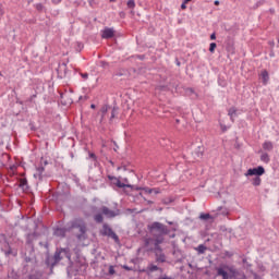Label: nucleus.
<instances>
[{
	"label": "nucleus",
	"instance_id": "f03ea898",
	"mask_svg": "<svg viewBox=\"0 0 279 279\" xmlns=\"http://www.w3.org/2000/svg\"><path fill=\"white\" fill-rule=\"evenodd\" d=\"M147 230L153 236H167V234H171L169 227L158 221L147 225Z\"/></svg>",
	"mask_w": 279,
	"mask_h": 279
},
{
	"label": "nucleus",
	"instance_id": "bb28decb",
	"mask_svg": "<svg viewBox=\"0 0 279 279\" xmlns=\"http://www.w3.org/2000/svg\"><path fill=\"white\" fill-rule=\"evenodd\" d=\"M260 160H262V162H265L266 165H269V161L271 159L269 158V154L264 153V154L260 155Z\"/></svg>",
	"mask_w": 279,
	"mask_h": 279
},
{
	"label": "nucleus",
	"instance_id": "f3484780",
	"mask_svg": "<svg viewBox=\"0 0 279 279\" xmlns=\"http://www.w3.org/2000/svg\"><path fill=\"white\" fill-rule=\"evenodd\" d=\"M262 80L264 86H267V84H269V72L267 70L262 71Z\"/></svg>",
	"mask_w": 279,
	"mask_h": 279
},
{
	"label": "nucleus",
	"instance_id": "6e6d98bb",
	"mask_svg": "<svg viewBox=\"0 0 279 279\" xmlns=\"http://www.w3.org/2000/svg\"><path fill=\"white\" fill-rule=\"evenodd\" d=\"M82 99H84L86 101V99H88V96H80L78 100L82 101Z\"/></svg>",
	"mask_w": 279,
	"mask_h": 279
},
{
	"label": "nucleus",
	"instance_id": "4468645a",
	"mask_svg": "<svg viewBox=\"0 0 279 279\" xmlns=\"http://www.w3.org/2000/svg\"><path fill=\"white\" fill-rule=\"evenodd\" d=\"M101 38H105L106 40L110 38H114V29L113 28H105L101 33Z\"/></svg>",
	"mask_w": 279,
	"mask_h": 279
},
{
	"label": "nucleus",
	"instance_id": "13d9d810",
	"mask_svg": "<svg viewBox=\"0 0 279 279\" xmlns=\"http://www.w3.org/2000/svg\"><path fill=\"white\" fill-rule=\"evenodd\" d=\"M120 169H123L124 171L128 170V168H126L125 166H123V167H118V171H120Z\"/></svg>",
	"mask_w": 279,
	"mask_h": 279
},
{
	"label": "nucleus",
	"instance_id": "69168bd1",
	"mask_svg": "<svg viewBox=\"0 0 279 279\" xmlns=\"http://www.w3.org/2000/svg\"><path fill=\"white\" fill-rule=\"evenodd\" d=\"M60 97H61V99H64V97H66V95L61 94Z\"/></svg>",
	"mask_w": 279,
	"mask_h": 279
},
{
	"label": "nucleus",
	"instance_id": "58836bf2",
	"mask_svg": "<svg viewBox=\"0 0 279 279\" xmlns=\"http://www.w3.org/2000/svg\"><path fill=\"white\" fill-rule=\"evenodd\" d=\"M157 90H169V87L167 85H157Z\"/></svg>",
	"mask_w": 279,
	"mask_h": 279
},
{
	"label": "nucleus",
	"instance_id": "7ed1b4c3",
	"mask_svg": "<svg viewBox=\"0 0 279 279\" xmlns=\"http://www.w3.org/2000/svg\"><path fill=\"white\" fill-rule=\"evenodd\" d=\"M0 239L4 240V245L1 247V252L4 254L5 258H16L19 256V248L10 245V242L5 239V234H0Z\"/></svg>",
	"mask_w": 279,
	"mask_h": 279
},
{
	"label": "nucleus",
	"instance_id": "7c9ffc66",
	"mask_svg": "<svg viewBox=\"0 0 279 279\" xmlns=\"http://www.w3.org/2000/svg\"><path fill=\"white\" fill-rule=\"evenodd\" d=\"M117 114H119V107L114 106L111 111L110 121H112V119H114Z\"/></svg>",
	"mask_w": 279,
	"mask_h": 279
},
{
	"label": "nucleus",
	"instance_id": "bf43d9fd",
	"mask_svg": "<svg viewBox=\"0 0 279 279\" xmlns=\"http://www.w3.org/2000/svg\"><path fill=\"white\" fill-rule=\"evenodd\" d=\"M230 271H231V274H232L233 276H236V270L231 269Z\"/></svg>",
	"mask_w": 279,
	"mask_h": 279
},
{
	"label": "nucleus",
	"instance_id": "f704fd0d",
	"mask_svg": "<svg viewBox=\"0 0 279 279\" xmlns=\"http://www.w3.org/2000/svg\"><path fill=\"white\" fill-rule=\"evenodd\" d=\"M215 49H217V44L216 43H211L209 45V53H215Z\"/></svg>",
	"mask_w": 279,
	"mask_h": 279
},
{
	"label": "nucleus",
	"instance_id": "4be33fe9",
	"mask_svg": "<svg viewBox=\"0 0 279 279\" xmlns=\"http://www.w3.org/2000/svg\"><path fill=\"white\" fill-rule=\"evenodd\" d=\"M263 149H265V151H271L274 149V143L269 141L264 142Z\"/></svg>",
	"mask_w": 279,
	"mask_h": 279
},
{
	"label": "nucleus",
	"instance_id": "5fc2aeb1",
	"mask_svg": "<svg viewBox=\"0 0 279 279\" xmlns=\"http://www.w3.org/2000/svg\"><path fill=\"white\" fill-rule=\"evenodd\" d=\"M81 76L83 77V80H86L88 77V73H81Z\"/></svg>",
	"mask_w": 279,
	"mask_h": 279
},
{
	"label": "nucleus",
	"instance_id": "a878e982",
	"mask_svg": "<svg viewBox=\"0 0 279 279\" xmlns=\"http://www.w3.org/2000/svg\"><path fill=\"white\" fill-rule=\"evenodd\" d=\"M148 271H150L151 274H154V271L162 272V268L158 267L157 265L150 264L148 265Z\"/></svg>",
	"mask_w": 279,
	"mask_h": 279
},
{
	"label": "nucleus",
	"instance_id": "e2e57ef3",
	"mask_svg": "<svg viewBox=\"0 0 279 279\" xmlns=\"http://www.w3.org/2000/svg\"><path fill=\"white\" fill-rule=\"evenodd\" d=\"M47 165H49V161L44 160V167H47Z\"/></svg>",
	"mask_w": 279,
	"mask_h": 279
},
{
	"label": "nucleus",
	"instance_id": "8fccbe9b",
	"mask_svg": "<svg viewBox=\"0 0 279 279\" xmlns=\"http://www.w3.org/2000/svg\"><path fill=\"white\" fill-rule=\"evenodd\" d=\"M153 193H154L155 195H159L160 189H159V187H153Z\"/></svg>",
	"mask_w": 279,
	"mask_h": 279
},
{
	"label": "nucleus",
	"instance_id": "72a5a7b5",
	"mask_svg": "<svg viewBox=\"0 0 279 279\" xmlns=\"http://www.w3.org/2000/svg\"><path fill=\"white\" fill-rule=\"evenodd\" d=\"M265 4V0H259L255 3V5L253 7V10H258V8H260V5Z\"/></svg>",
	"mask_w": 279,
	"mask_h": 279
},
{
	"label": "nucleus",
	"instance_id": "3c124183",
	"mask_svg": "<svg viewBox=\"0 0 279 279\" xmlns=\"http://www.w3.org/2000/svg\"><path fill=\"white\" fill-rule=\"evenodd\" d=\"M123 269H125V271H132V267L128 266V265H124L123 266Z\"/></svg>",
	"mask_w": 279,
	"mask_h": 279
},
{
	"label": "nucleus",
	"instance_id": "dca6fc26",
	"mask_svg": "<svg viewBox=\"0 0 279 279\" xmlns=\"http://www.w3.org/2000/svg\"><path fill=\"white\" fill-rule=\"evenodd\" d=\"M54 236H61V239H64L66 236V229L64 228H57L53 232Z\"/></svg>",
	"mask_w": 279,
	"mask_h": 279
},
{
	"label": "nucleus",
	"instance_id": "cd10ccee",
	"mask_svg": "<svg viewBox=\"0 0 279 279\" xmlns=\"http://www.w3.org/2000/svg\"><path fill=\"white\" fill-rule=\"evenodd\" d=\"M109 108H110V106H108V105H105V106L101 107V109H100V112H101L100 121H104V117H106V114L108 113Z\"/></svg>",
	"mask_w": 279,
	"mask_h": 279
},
{
	"label": "nucleus",
	"instance_id": "c03bdc74",
	"mask_svg": "<svg viewBox=\"0 0 279 279\" xmlns=\"http://www.w3.org/2000/svg\"><path fill=\"white\" fill-rule=\"evenodd\" d=\"M61 104L63 106H69V104H73V99L62 100Z\"/></svg>",
	"mask_w": 279,
	"mask_h": 279
},
{
	"label": "nucleus",
	"instance_id": "423d86ee",
	"mask_svg": "<svg viewBox=\"0 0 279 279\" xmlns=\"http://www.w3.org/2000/svg\"><path fill=\"white\" fill-rule=\"evenodd\" d=\"M38 236H40V233L34 231L33 233H27L25 235L26 239V250H36L34 246V241L38 240Z\"/></svg>",
	"mask_w": 279,
	"mask_h": 279
},
{
	"label": "nucleus",
	"instance_id": "0eeeda50",
	"mask_svg": "<svg viewBox=\"0 0 279 279\" xmlns=\"http://www.w3.org/2000/svg\"><path fill=\"white\" fill-rule=\"evenodd\" d=\"M24 263H31L33 267H36V250L26 248V253L24 254Z\"/></svg>",
	"mask_w": 279,
	"mask_h": 279
},
{
	"label": "nucleus",
	"instance_id": "5701e85b",
	"mask_svg": "<svg viewBox=\"0 0 279 279\" xmlns=\"http://www.w3.org/2000/svg\"><path fill=\"white\" fill-rule=\"evenodd\" d=\"M228 116L230 117L232 123H234V117H236V108L231 107V108L228 110Z\"/></svg>",
	"mask_w": 279,
	"mask_h": 279
},
{
	"label": "nucleus",
	"instance_id": "4c0bfd02",
	"mask_svg": "<svg viewBox=\"0 0 279 279\" xmlns=\"http://www.w3.org/2000/svg\"><path fill=\"white\" fill-rule=\"evenodd\" d=\"M151 238H145L144 239V247H149V244L151 243Z\"/></svg>",
	"mask_w": 279,
	"mask_h": 279
},
{
	"label": "nucleus",
	"instance_id": "9d476101",
	"mask_svg": "<svg viewBox=\"0 0 279 279\" xmlns=\"http://www.w3.org/2000/svg\"><path fill=\"white\" fill-rule=\"evenodd\" d=\"M57 75L59 80L69 77V68H66V63H59L57 68Z\"/></svg>",
	"mask_w": 279,
	"mask_h": 279
},
{
	"label": "nucleus",
	"instance_id": "ea45409f",
	"mask_svg": "<svg viewBox=\"0 0 279 279\" xmlns=\"http://www.w3.org/2000/svg\"><path fill=\"white\" fill-rule=\"evenodd\" d=\"M143 191L147 193V195H151V193H154V190L151 187H143Z\"/></svg>",
	"mask_w": 279,
	"mask_h": 279
},
{
	"label": "nucleus",
	"instance_id": "338daca9",
	"mask_svg": "<svg viewBox=\"0 0 279 279\" xmlns=\"http://www.w3.org/2000/svg\"><path fill=\"white\" fill-rule=\"evenodd\" d=\"M214 4L219 5V0H215Z\"/></svg>",
	"mask_w": 279,
	"mask_h": 279
},
{
	"label": "nucleus",
	"instance_id": "79ce46f5",
	"mask_svg": "<svg viewBox=\"0 0 279 279\" xmlns=\"http://www.w3.org/2000/svg\"><path fill=\"white\" fill-rule=\"evenodd\" d=\"M88 156L94 162H97V155H95V153H88Z\"/></svg>",
	"mask_w": 279,
	"mask_h": 279
},
{
	"label": "nucleus",
	"instance_id": "052dcab7",
	"mask_svg": "<svg viewBox=\"0 0 279 279\" xmlns=\"http://www.w3.org/2000/svg\"><path fill=\"white\" fill-rule=\"evenodd\" d=\"M270 47H275L276 43L275 41H269Z\"/></svg>",
	"mask_w": 279,
	"mask_h": 279
},
{
	"label": "nucleus",
	"instance_id": "39448f33",
	"mask_svg": "<svg viewBox=\"0 0 279 279\" xmlns=\"http://www.w3.org/2000/svg\"><path fill=\"white\" fill-rule=\"evenodd\" d=\"M101 236H108L109 239H113L114 243H120L121 240L119 235L112 230L108 223L102 225V230L100 231Z\"/></svg>",
	"mask_w": 279,
	"mask_h": 279
},
{
	"label": "nucleus",
	"instance_id": "393cba45",
	"mask_svg": "<svg viewBox=\"0 0 279 279\" xmlns=\"http://www.w3.org/2000/svg\"><path fill=\"white\" fill-rule=\"evenodd\" d=\"M194 155L196 156V158H202L204 156V147L198 146L195 149Z\"/></svg>",
	"mask_w": 279,
	"mask_h": 279
},
{
	"label": "nucleus",
	"instance_id": "a211bd4d",
	"mask_svg": "<svg viewBox=\"0 0 279 279\" xmlns=\"http://www.w3.org/2000/svg\"><path fill=\"white\" fill-rule=\"evenodd\" d=\"M216 213L217 215H222L223 217H226L229 215L230 211L227 209V207L219 206L216 208Z\"/></svg>",
	"mask_w": 279,
	"mask_h": 279
},
{
	"label": "nucleus",
	"instance_id": "774afa93",
	"mask_svg": "<svg viewBox=\"0 0 279 279\" xmlns=\"http://www.w3.org/2000/svg\"><path fill=\"white\" fill-rule=\"evenodd\" d=\"M90 108L95 110L96 106L94 104L90 105Z\"/></svg>",
	"mask_w": 279,
	"mask_h": 279
},
{
	"label": "nucleus",
	"instance_id": "c9c22d12",
	"mask_svg": "<svg viewBox=\"0 0 279 279\" xmlns=\"http://www.w3.org/2000/svg\"><path fill=\"white\" fill-rule=\"evenodd\" d=\"M162 202L166 206H169V204H171L173 202V197H166V198H163Z\"/></svg>",
	"mask_w": 279,
	"mask_h": 279
},
{
	"label": "nucleus",
	"instance_id": "9b49d317",
	"mask_svg": "<svg viewBox=\"0 0 279 279\" xmlns=\"http://www.w3.org/2000/svg\"><path fill=\"white\" fill-rule=\"evenodd\" d=\"M154 238V248H148L147 252H160L162 250V243H165V236H153Z\"/></svg>",
	"mask_w": 279,
	"mask_h": 279
},
{
	"label": "nucleus",
	"instance_id": "6ab92c4d",
	"mask_svg": "<svg viewBox=\"0 0 279 279\" xmlns=\"http://www.w3.org/2000/svg\"><path fill=\"white\" fill-rule=\"evenodd\" d=\"M198 219H201V221H208V219H210L211 221H215V217H213V215H210V214H204V213H202V214L198 216Z\"/></svg>",
	"mask_w": 279,
	"mask_h": 279
},
{
	"label": "nucleus",
	"instance_id": "aec40b11",
	"mask_svg": "<svg viewBox=\"0 0 279 279\" xmlns=\"http://www.w3.org/2000/svg\"><path fill=\"white\" fill-rule=\"evenodd\" d=\"M8 278L10 279H19V272L14 270V268H10L8 270Z\"/></svg>",
	"mask_w": 279,
	"mask_h": 279
},
{
	"label": "nucleus",
	"instance_id": "6e6552de",
	"mask_svg": "<svg viewBox=\"0 0 279 279\" xmlns=\"http://www.w3.org/2000/svg\"><path fill=\"white\" fill-rule=\"evenodd\" d=\"M108 180H110L111 184H113V186H117L118 189H134L132 184L123 183L117 177L108 175Z\"/></svg>",
	"mask_w": 279,
	"mask_h": 279
},
{
	"label": "nucleus",
	"instance_id": "c85d7f7f",
	"mask_svg": "<svg viewBox=\"0 0 279 279\" xmlns=\"http://www.w3.org/2000/svg\"><path fill=\"white\" fill-rule=\"evenodd\" d=\"M94 220L96 221V223H104V215L102 214H96L94 216Z\"/></svg>",
	"mask_w": 279,
	"mask_h": 279
},
{
	"label": "nucleus",
	"instance_id": "603ef678",
	"mask_svg": "<svg viewBox=\"0 0 279 279\" xmlns=\"http://www.w3.org/2000/svg\"><path fill=\"white\" fill-rule=\"evenodd\" d=\"M210 40H217V35L215 33L210 35Z\"/></svg>",
	"mask_w": 279,
	"mask_h": 279
},
{
	"label": "nucleus",
	"instance_id": "49530a36",
	"mask_svg": "<svg viewBox=\"0 0 279 279\" xmlns=\"http://www.w3.org/2000/svg\"><path fill=\"white\" fill-rule=\"evenodd\" d=\"M225 256H227L228 258H232L234 256V253L226 251Z\"/></svg>",
	"mask_w": 279,
	"mask_h": 279
},
{
	"label": "nucleus",
	"instance_id": "e433bc0d",
	"mask_svg": "<svg viewBox=\"0 0 279 279\" xmlns=\"http://www.w3.org/2000/svg\"><path fill=\"white\" fill-rule=\"evenodd\" d=\"M35 8L37 12H43V10H45V5H43V3L35 4Z\"/></svg>",
	"mask_w": 279,
	"mask_h": 279
},
{
	"label": "nucleus",
	"instance_id": "1a4fd4ad",
	"mask_svg": "<svg viewBox=\"0 0 279 279\" xmlns=\"http://www.w3.org/2000/svg\"><path fill=\"white\" fill-rule=\"evenodd\" d=\"M245 178H250L252 175L255 177H260V175H265V167L263 166H258L256 168H250L245 173H244Z\"/></svg>",
	"mask_w": 279,
	"mask_h": 279
},
{
	"label": "nucleus",
	"instance_id": "473e14b6",
	"mask_svg": "<svg viewBox=\"0 0 279 279\" xmlns=\"http://www.w3.org/2000/svg\"><path fill=\"white\" fill-rule=\"evenodd\" d=\"M227 51H228V53H231V56H234V53L236 52L234 49V45H228Z\"/></svg>",
	"mask_w": 279,
	"mask_h": 279
},
{
	"label": "nucleus",
	"instance_id": "a18cd8bd",
	"mask_svg": "<svg viewBox=\"0 0 279 279\" xmlns=\"http://www.w3.org/2000/svg\"><path fill=\"white\" fill-rule=\"evenodd\" d=\"M189 1H191V0H183V2L181 4V10H186V3H189Z\"/></svg>",
	"mask_w": 279,
	"mask_h": 279
},
{
	"label": "nucleus",
	"instance_id": "ddd939ff",
	"mask_svg": "<svg viewBox=\"0 0 279 279\" xmlns=\"http://www.w3.org/2000/svg\"><path fill=\"white\" fill-rule=\"evenodd\" d=\"M154 254L156 263H167V255H165L162 248L160 251H154Z\"/></svg>",
	"mask_w": 279,
	"mask_h": 279
},
{
	"label": "nucleus",
	"instance_id": "de8ad7c7",
	"mask_svg": "<svg viewBox=\"0 0 279 279\" xmlns=\"http://www.w3.org/2000/svg\"><path fill=\"white\" fill-rule=\"evenodd\" d=\"M134 187H129L131 189L132 191H143V186H136V185H133Z\"/></svg>",
	"mask_w": 279,
	"mask_h": 279
},
{
	"label": "nucleus",
	"instance_id": "20e7f679",
	"mask_svg": "<svg viewBox=\"0 0 279 279\" xmlns=\"http://www.w3.org/2000/svg\"><path fill=\"white\" fill-rule=\"evenodd\" d=\"M70 228L73 229H78L80 233L76 234L77 241H86L87 235H86V225L82 220H73L71 222Z\"/></svg>",
	"mask_w": 279,
	"mask_h": 279
},
{
	"label": "nucleus",
	"instance_id": "37998d69",
	"mask_svg": "<svg viewBox=\"0 0 279 279\" xmlns=\"http://www.w3.org/2000/svg\"><path fill=\"white\" fill-rule=\"evenodd\" d=\"M40 247H45V250L49 251V242H39Z\"/></svg>",
	"mask_w": 279,
	"mask_h": 279
},
{
	"label": "nucleus",
	"instance_id": "b1692460",
	"mask_svg": "<svg viewBox=\"0 0 279 279\" xmlns=\"http://www.w3.org/2000/svg\"><path fill=\"white\" fill-rule=\"evenodd\" d=\"M251 184H253L254 186H260V184H263V179H260V177H254L251 180Z\"/></svg>",
	"mask_w": 279,
	"mask_h": 279
},
{
	"label": "nucleus",
	"instance_id": "2eb2a0df",
	"mask_svg": "<svg viewBox=\"0 0 279 279\" xmlns=\"http://www.w3.org/2000/svg\"><path fill=\"white\" fill-rule=\"evenodd\" d=\"M43 173H45V166L40 165L36 168V173L34 174V178H38V180H43Z\"/></svg>",
	"mask_w": 279,
	"mask_h": 279
},
{
	"label": "nucleus",
	"instance_id": "412c9836",
	"mask_svg": "<svg viewBox=\"0 0 279 279\" xmlns=\"http://www.w3.org/2000/svg\"><path fill=\"white\" fill-rule=\"evenodd\" d=\"M20 189H22V191H29V185L27 184V179L20 180Z\"/></svg>",
	"mask_w": 279,
	"mask_h": 279
},
{
	"label": "nucleus",
	"instance_id": "a19ab883",
	"mask_svg": "<svg viewBox=\"0 0 279 279\" xmlns=\"http://www.w3.org/2000/svg\"><path fill=\"white\" fill-rule=\"evenodd\" d=\"M117 270H114V266H109V276H114Z\"/></svg>",
	"mask_w": 279,
	"mask_h": 279
},
{
	"label": "nucleus",
	"instance_id": "09e8293b",
	"mask_svg": "<svg viewBox=\"0 0 279 279\" xmlns=\"http://www.w3.org/2000/svg\"><path fill=\"white\" fill-rule=\"evenodd\" d=\"M221 132H228V126L226 124H220Z\"/></svg>",
	"mask_w": 279,
	"mask_h": 279
},
{
	"label": "nucleus",
	"instance_id": "0e129e2a",
	"mask_svg": "<svg viewBox=\"0 0 279 279\" xmlns=\"http://www.w3.org/2000/svg\"><path fill=\"white\" fill-rule=\"evenodd\" d=\"M175 64H177V66H180V64H181L178 59L175 60Z\"/></svg>",
	"mask_w": 279,
	"mask_h": 279
},
{
	"label": "nucleus",
	"instance_id": "f257e3e1",
	"mask_svg": "<svg viewBox=\"0 0 279 279\" xmlns=\"http://www.w3.org/2000/svg\"><path fill=\"white\" fill-rule=\"evenodd\" d=\"M64 257L68 258V260H71V251L69 248H57L53 255H51L49 251L46 252L44 265L49 269L48 276H52L53 267H56V265H58Z\"/></svg>",
	"mask_w": 279,
	"mask_h": 279
},
{
	"label": "nucleus",
	"instance_id": "c756f323",
	"mask_svg": "<svg viewBox=\"0 0 279 279\" xmlns=\"http://www.w3.org/2000/svg\"><path fill=\"white\" fill-rule=\"evenodd\" d=\"M206 245L204 244H199L197 247H196V251L198 252V254H205L206 253Z\"/></svg>",
	"mask_w": 279,
	"mask_h": 279
},
{
	"label": "nucleus",
	"instance_id": "680f3d73",
	"mask_svg": "<svg viewBox=\"0 0 279 279\" xmlns=\"http://www.w3.org/2000/svg\"><path fill=\"white\" fill-rule=\"evenodd\" d=\"M34 99H36V94L31 96V101L34 100Z\"/></svg>",
	"mask_w": 279,
	"mask_h": 279
},
{
	"label": "nucleus",
	"instance_id": "2f4dec72",
	"mask_svg": "<svg viewBox=\"0 0 279 279\" xmlns=\"http://www.w3.org/2000/svg\"><path fill=\"white\" fill-rule=\"evenodd\" d=\"M126 5L130 10H134L136 8V2L134 0H128Z\"/></svg>",
	"mask_w": 279,
	"mask_h": 279
},
{
	"label": "nucleus",
	"instance_id": "f8f14e48",
	"mask_svg": "<svg viewBox=\"0 0 279 279\" xmlns=\"http://www.w3.org/2000/svg\"><path fill=\"white\" fill-rule=\"evenodd\" d=\"M101 213L107 217V219H114V217H118L119 215V209L112 210L106 206L101 207Z\"/></svg>",
	"mask_w": 279,
	"mask_h": 279
},
{
	"label": "nucleus",
	"instance_id": "4d7b16f0",
	"mask_svg": "<svg viewBox=\"0 0 279 279\" xmlns=\"http://www.w3.org/2000/svg\"><path fill=\"white\" fill-rule=\"evenodd\" d=\"M116 75H117V77H122L123 72H117Z\"/></svg>",
	"mask_w": 279,
	"mask_h": 279
},
{
	"label": "nucleus",
	"instance_id": "864d4df0",
	"mask_svg": "<svg viewBox=\"0 0 279 279\" xmlns=\"http://www.w3.org/2000/svg\"><path fill=\"white\" fill-rule=\"evenodd\" d=\"M52 3H54V5H58V3H62V0H51Z\"/></svg>",
	"mask_w": 279,
	"mask_h": 279
}]
</instances>
